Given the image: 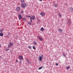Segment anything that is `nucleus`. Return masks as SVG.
<instances>
[{
  "label": "nucleus",
  "mask_w": 73,
  "mask_h": 73,
  "mask_svg": "<svg viewBox=\"0 0 73 73\" xmlns=\"http://www.w3.org/2000/svg\"><path fill=\"white\" fill-rule=\"evenodd\" d=\"M35 19L36 17H35V16L34 15H32V16H31L30 19L31 22L32 23V20H35Z\"/></svg>",
  "instance_id": "nucleus-1"
},
{
  "label": "nucleus",
  "mask_w": 73,
  "mask_h": 73,
  "mask_svg": "<svg viewBox=\"0 0 73 73\" xmlns=\"http://www.w3.org/2000/svg\"><path fill=\"white\" fill-rule=\"evenodd\" d=\"M21 7H22L23 8H25V7L27 6V4L26 3H24V4L21 3Z\"/></svg>",
  "instance_id": "nucleus-2"
},
{
  "label": "nucleus",
  "mask_w": 73,
  "mask_h": 73,
  "mask_svg": "<svg viewBox=\"0 0 73 73\" xmlns=\"http://www.w3.org/2000/svg\"><path fill=\"white\" fill-rule=\"evenodd\" d=\"M13 43L10 42L9 43V44L8 45V47L11 48V47L13 46Z\"/></svg>",
  "instance_id": "nucleus-3"
},
{
  "label": "nucleus",
  "mask_w": 73,
  "mask_h": 73,
  "mask_svg": "<svg viewBox=\"0 0 73 73\" xmlns=\"http://www.w3.org/2000/svg\"><path fill=\"white\" fill-rule=\"evenodd\" d=\"M38 58H39V61H42V58H44V56H43V55H42L41 56L39 57Z\"/></svg>",
  "instance_id": "nucleus-4"
},
{
  "label": "nucleus",
  "mask_w": 73,
  "mask_h": 73,
  "mask_svg": "<svg viewBox=\"0 0 73 73\" xmlns=\"http://www.w3.org/2000/svg\"><path fill=\"white\" fill-rule=\"evenodd\" d=\"M18 17L19 20H21V19H23V17H22V16L20 14H19L18 15Z\"/></svg>",
  "instance_id": "nucleus-5"
},
{
  "label": "nucleus",
  "mask_w": 73,
  "mask_h": 73,
  "mask_svg": "<svg viewBox=\"0 0 73 73\" xmlns=\"http://www.w3.org/2000/svg\"><path fill=\"white\" fill-rule=\"evenodd\" d=\"M37 37L38 38L40 41H43L44 40L43 38H42L41 37H40L39 36H37Z\"/></svg>",
  "instance_id": "nucleus-6"
},
{
  "label": "nucleus",
  "mask_w": 73,
  "mask_h": 73,
  "mask_svg": "<svg viewBox=\"0 0 73 73\" xmlns=\"http://www.w3.org/2000/svg\"><path fill=\"white\" fill-rule=\"evenodd\" d=\"M20 10V7H17L16 8L15 11L17 12H19Z\"/></svg>",
  "instance_id": "nucleus-7"
},
{
  "label": "nucleus",
  "mask_w": 73,
  "mask_h": 73,
  "mask_svg": "<svg viewBox=\"0 0 73 73\" xmlns=\"http://www.w3.org/2000/svg\"><path fill=\"white\" fill-rule=\"evenodd\" d=\"M19 59L20 60H23V57L22 56H19Z\"/></svg>",
  "instance_id": "nucleus-8"
},
{
  "label": "nucleus",
  "mask_w": 73,
  "mask_h": 73,
  "mask_svg": "<svg viewBox=\"0 0 73 73\" xmlns=\"http://www.w3.org/2000/svg\"><path fill=\"white\" fill-rule=\"evenodd\" d=\"M40 15H41L42 16H44L45 15V13L44 12H42L40 13Z\"/></svg>",
  "instance_id": "nucleus-9"
},
{
  "label": "nucleus",
  "mask_w": 73,
  "mask_h": 73,
  "mask_svg": "<svg viewBox=\"0 0 73 73\" xmlns=\"http://www.w3.org/2000/svg\"><path fill=\"white\" fill-rule=\"evenodd\" d=\"M68 22V25H70L71 24V21H70V20L68 19L67 20Z\"/></svg>",
  "instance_id": "nucleus-10"
},
{
  "label": "nucleus",
  "mask_w": 73,
  "mask_h": 73,
  "mask_svg": "<svg viewBox=\"0 0 73 73\" xmlns=\"http://www.w3.org/2000/svg\"><path fill=\"white\" fill-rule=\"evenodd\" d=\"M26 60L27 61V62L28 64H30V63H31L29 60V59H28V58H26Z\"/></svg>",
  "instance_id": "nucleus-11"
},
{
  "label": "nucleus",
  "mask_w": 73,
  "mask_h": 73,
  "mask_svg": "<svg viewBox=\"0 0 73 73\" xmlns=\"http://www.w3.org/2000/svg\"><path fill=\"white\" fill-rule=\"evenodd\" d=\"M58 31H59L60 33H62V29H59L58 30Z\"/></svg>",
  "instance_id": "nucleus-12"
},
{
  "label": "nucleus",
  "mask_w": 73,
  "mask_h": 73,
  "mask_svg": "<svg viewBox=\"0 0 73 73\" xmlns=\"http://www.w3.org/2000/svg\"><path fill=\"white\" fill-rule=\"evenodd\" d=\"M40 30L41 31H44V28L42 27L41 28V29H40Z\"/></svg>",
  "instance_id": "nucleus-13"
},
{
  "label": "nucleus",
  "mask_w": 73,
  "mask_h": 73,
  "mask_svg": "<svg viewBox=\"0 0 73 73\" xmlns=\"http://www.w3.org/2000/svg\"><path fill=\"white\" fill-rule=\"evenodd\" d=\"M54 7H58V5H57V4H56V3H55L54 5Z\"/></svg>",
  "instance_id": "nucleus-14"
},
{
  "label": "nucleus",
  "mask_w": 73,
  "mask_h": 73,
  "mask_svg": "<svg viewBox=\"0 0 73 73\" xmlns=\"http://www.w3.org/2000/svg\"><path fill=\"white\" fill-rule=\"evenodd\" d=\"M0 36H3V33H0Z\"/></svg>",
  "instance_id": "nucleus-15"
},
{
  "label": "nucleus",
  "mask_w": 73,
  "mask_h": 73,
  "mask_svg": "<svg viewBox=\"0 0 73 73\" xmlns=\"http://www.w3.org/2000/svg\"><path fill=\"white\" fill-rule=\"evenodd\" d=\"M23 21H27V19H26L25 18H23Z\"/></svg>",
  "instance_id": "nucleus-16"
},
{
  "label": "nucleus",
  "mask_w": 73,
  "mask_h": 73,
  "mask_svg": "<svg viewBox=\"0 0 73 73\" xmlns=\"http://www.w3.org/2000/svg\"><path fill=\"white\" fill-rule=\"evenodd\" d=\"M70 10L71 11H73V8H70Z\"/></svg>",
  "instance_id": "nucleus-17"
},
{
  "label": "nucleus",
  "mask_w": 73,
  "mask_h": 73,
  "mask_svg": "<svg viewBox=\"0 0 73 73\" xmlns=\"http://www.w3.org/2000/svg\"><path fill=\"white\" fill-rule=\"evenodd\" d=\"M59 15L60 17H62V15L60 13H59Z\"/></svg>",
  "instance_id": "nucleus-18"
},
{
  "label": "nucleus",
  "mask_w": 73,
  "mask_h": 73,
  "mask_svg": "<svg viewBox=\"0 0 73 73\" xmlns=\"http://www.w3.org/2000/svg\"><path fill=\"white\" fill-rule=\"evenodd\" d=\"M34 44L35 45H37V42H36V41L34 42Z\"/></svg>",
  "instance_id": "nucleus-19"
},
{
  "label": "nucleus",
  "mask_w": 73,
  "mask_h": 73,
  "mask_svg": "<svg viewBox=\"0 0 73 73\" xmlns=\"http://www.w3.org/2000/svg\"><path fill=\"white\" fill-rule=\"evenodd\" d=\"M69 68H70V67L69 66L67 67L66 69H67V70H68V69H69Z\"/></svg>",
  "instance_id": "nucleus-20"
},
{
  "label": "nucleus",
  "mask_w": 73,
  "mask_h": 73,
  "mask_svg": "<svg viewBox=\"0 0 73 73\" xmlns=\"http://www.w3.org/2000/svg\"><path fill=\"white\" fill-rule=\"evenodd\" d=\"M28 23L29 25H31V22H29Z\"/></svg>",
  "instance_id": "nucleus-21"
},
{
  "label": "nucleus",
  "mask_w": 73,
  "mask_h": 73,
  "mask_svg": "<svg viewBox=\"0 0 73 73\" xmlns=\"http://www.w3.org/2000/svg\"><path fill=\"white\" fill-rule=\"evenodd\" d=\"M42 67H40L38 69L39 70H40V69H42Z\"/></svg>",
  "instance_id": "nucleus-22"
},
{
  "label": "nucleus",
  "mask_w": 73,
  "mask_h": 73,
  "mask_svg": "<svg viewBox=\"0 0 73 73\" xmlns=\"http://www.w3.org/2000/svg\"><path fill=\"white\" fill-rule=\"evenodd\" d=\"M26 17H30V18H31V17L30 16L26 15Z\"/></svg>",
  "instance_id": "nucleus-23"
},
{
  "label": "nucleus",
  "mask_w": 73,
  "mask_h": 73,
  "mask_svg": "<svg viewBox=\"0 0 73 73\" xmlns=\"http://www.w3.org/2000/svg\"><path fill=\"white\" fill-rule=\"evenodd\" d=\"M3 29H1L0 30V32H3Z\"/></svg>",
  "instance_id": "nucleus-24"
},
{
  "label": "nucleus",
  "mask_w": 73,
  "mask_h": 73,
  "mask_svg": "<svg viewBox=\"0 0 73 73\" xmlns=\"http://www.w3.org/2000/svg\"><path fill=\"white\" fill-rule=\"evenodd\" d=\"M24 0H21V2L22 3H24Z\"/></svg>",
  "instance_id": "nucleus-25"
},
{
  "label": "nucleus",
  "mask_w": 73,
  "mask_h": 73,
  "mask_svg": "<svg viewBox=\"0 0 73 73\" xmlns=\"http://www.w3.org/2000/svg\"><path fill=\"white\" fill-rule=\"evenodd\" d=\"M9 50V49H5V50L7 51H8V50Z\"/></svg>",
  "instance_id": "nucleus-26"
},
{
  "label": "nucleus",
  "mask_w": 73,
  "mask_h": 73,
  "mask_svg": "<svg viewBox=\"0 0 73 73\" xmlns=\"http://www.w3.org/2000/svg\"><path fill=\"white\" fill-rule=\"evenodd\" d=\"M23 12H24V11H23V10H22L21 12H20V13H23Z\"/></svg>",
  "instance_id": "nucleus-27"
},
{
  "label": "nucleus",
  "mask_w": 73,
  "mask_h": 73,
  "mask_svg": "<svg viewBox=\"0 0 73 73\" xmlns=\"http://www.w3.org/2000/svg\"><path fill=\"white\" fill-rule=\"evenodd\" d=\"M33 48L34 49H36V48L34 46H33Z\"/></svg>",
  "instance_id": "nucleus-28"
},
{
  "label": "nucleus",
  "mask_w": 73,
  "mask_h": 73,
  "mask_svg": "<svg viewBox=\"0 0 73 73\" xmlns=\"http://www.w3.org/2000/svg\"><path fill=\"white\" fill-rule=\"evenodd\" d=\"M31 48H32V47L31 46H29V49H31Z\"/></svg>",
  "instance_id": "nucleus-29"
},
{
  "label": "nucleus",
  "mask_w": 73,
  "mask_h": 73,
  "mask_svg": "<svg viewBox=\"0 0 73 73\" xmlns=\"http://www.w3.org/2000/svg\"><path fill=\"white\" fill-rule=\"evenodd\" d=\"M56 66H58V64L56 63Z\"/></svg>",
  "instance_id": "nucleus-30"
},
{
  "label": "nucleus",
  "mask_w": 73,
  "mask_h": 73,
  "mask_svg": "<svg viewBox=\"0 0 73 73\" xmlns=\"http://www.w3.org/2000/svg\"><path fill=\"white\" fill-rule=\"evenodd\" d=\"M63 56H64V57H65V56H66V55H65V54H63Z\"/></svg>",
  "instance_id": "nucleus-31"
},
{
  "label": "nucleus",
  "mask_w": 73,
  "mask_h": 73,
  "mask_svg": "<svg viewBox=\"0 0 73 73\" xmlns=\"http://www.w3.org/2000/svg\"><path fill=\"white\" fill-rule=\"evenodd\" d=\"M19 63L20 64H21V60L20 62H19Z\"/></svg>",
  "instance_id": "nucleus-32"
},
{
  "label": "nucleus",
  "mask_w": 73,
  "mask_h": 73,
  "mask_svg": "<svg viewBox=\"0 0 73 73\" xmlns=\"http://www.w3.org/2000/svg\"><path fill=\"white\" fill-rule=\"evenodd\" d=\"M16 62H18V60H16Z\"/></svg>",
  "instance_id": "nucleus-33"
},
{
  "label": "nucleus",
  "mask_w": 73,
  "mask_h": 73,
  "mask_svg": "<svg viewBox=\"0 0 73 73\" xmlns=\"http://www.w3.org/2000/svg\"><path fill=\"white\" fill-rule=\"evenodd\" d=\"M39 1H42V0H39Z\"/></svg>",
  "instance_id": "nucleus-34"
},
{
  "label": "nucleus",
  "mask_w": 73,
  "mask_h": 73,
  "mask_svg": "<svg viewBox=\"0 0 73 73\" xmlns=\"http://www.w3.org/2000/svg\"><path fill=\"white\" fill-rule=\"evenodd\" d=\"M1 58V56H0V59Z\"/></svg>",
  "instance_id": "nucleus-35"
},
{
  "label": "nucleus",
  "mask_w": 73,
  "mask_h": 73,
  "mask_svg": "<svg viewBox=\"0 0 73 73\" xmlns=\"http://www.w3.org/2000/svg\"><path fill=\"white\" fill-rule=\"evenodd\" d=\"M0 47H1V44H0Z\"/></svg>",
  "instance_id": "nucleus-36"
},
{
  "label": "nucleus",
  "mask_w": 73,
  "mask_h": 73,
  "mask_svg": "<svg viewBox=\"0 0 73 73\" xmlns=\"http://www.w3.org/2000/svg\"><path fill=\"white\" fill-rule=\"evenodd\" d=\"M10 34L9 33H8V35H9Z\"/></svg>",
  "instance_id": "nucleus-37"
}]
</instances>
